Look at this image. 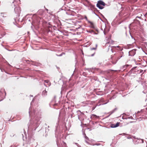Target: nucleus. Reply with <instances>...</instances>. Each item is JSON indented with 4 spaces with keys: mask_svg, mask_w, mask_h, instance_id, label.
I'll use <instances>...</instances> for the list:
<instances>
[{
    "mask_svg": "<svg viewBox=\"0 0 147 147\" xmlns=\"http://www.w3.org/2000/svg\"><path fill=\"white\" fill-rule=\"evenodd\" d=\"M14 5L15 7L14 8L15 12L17 13H19L21 11L20 7L18 6V5H15L14 4Z\"/></svg>",
    "mask_w": 147,
    "mask_h": 147,
    "instance_id": "f03ea898",
    "label": "nucleus"
},
{
    "mask_svg": "<svg viewBox=\"0 0 147 147\" xmlns=\"http://www.w3.org/2000/svg\"><path fill=\"white\" fill-rule=\"evenodd\" d=\"M95 108H93V110H94V109Z\"/></svg>",
    "mask_w": 147,
    "mask_h": 147,
    "instance_id": "4c0bfd02",
    "label": "nucleus"
},
{
    "mask_svg": "<svg viewBox=\"0 0 147 147\" xmlns=\"http://www.w3.org/2000/svg\"><path fill=\"white\" fill-rule=\"evenodd\" d=\"M57 105V104H55L54 105V106H56V105Z\"/></svg>",
    "mask_w": 147,
    "mask_h": 147,
    "instance_id": "c756f323",
    "label": "nucleus"
},
{
    "mask_svg": "<svg viewBox=\"0 0 147 147\" xmlns=\"http://www.w3.org/2000/svg\"><path fill=\"white\" fill-rule=\"evenodd\" d=\"M99 6H100V7H98V6H97V4H96V6L98 7L99 9H103L104 8V6H102V5H99Z\"/></svg>",
    "mask_w": 147,
    "mask_h": 147,
    "instance_id": "4468645a",
    "label": "nucleus"
},
{
    "mask_svg": "<svg viewBox=\"0 0 147 147\" xmlns=\"http://www.w3.org/2000/svg\"><path fill=\"white\" fill-rule=\"evenodd\" d=\"M26 62H27L28 61H29V60H26Z\"/></svg>",
    "mask_w": 147,
    "mask_h": 147,
    "instance_id": "cd10ccee",
    "label": "nucleus"
},
{
    "mask_svg": "<svg viewBox=\"0 0 147 147\" xmlns=\"http://www.w3.org/2000/svg\"><path fill=\"white\" fill-rule=\"evenodd\" d=\"M47 91H46L45 90H43L42 93V95L44 96H46L47 94Z\"/></svg>",
    "mask_w": 147,
    "mask_h": 147,
    "instance_id": "1a4fd4ad",
    "label": "nucleus"
},
{
    "mask_svg": "<svg viewBox=\"0 0 147 147\" xmlns=\"http://www.w3.org/2000/svg\"><path fill=\"white\" fill-rule=\"evenodd\" d=\"M105 4L104 2L101 1H98L97 3V6L99 7H100L99 5H101L104 6L105 5Z\"/></svg>",
    "mask_w": 147,
    "mask_h": 147,
    "instance_id": "20e7f679",
    "label": "nucleus"
},
{
    "mask_svg": "<svg viewBox=\"0 0 147 147\" xmlns=\"http://www.w3.org/2000/svg\"><path fill=\"white\" fill-rule=\"evenodd\" d=\"M32 103V102L31 103V105Z\"/></svg>",
    "mask_w": 147,
    "mask_h": 147,
    "instance_id": "37998d69",
    "label": "nucleus"
},
{
    "mask_svg": "<svg viewBox=\"0 0 147 147\" xmlns=\"http://www.w3.org/2000/svg\"><path fill=\"white\" fill-rule=\"evenodd\" d=\"M129 65H125L123 66V68L124 69H125L126 67H127Z\"/></svg>",
    "mask_w": 147,
    "mask_h": 147,
    "instance_id": "f3484780",
    "label": "nucleus"
},
{
    "mask_svg": "<svg viewBox=\"0 0 147 147\" xmlns=\"http://www.w3.org/2000/svg\"><path fill=\"white\" fill-rule=\"evenodd\" d=\"M119 122H117L116 124H111L110 127L111 128L116 127L119 126Z\"/></svg>",
    "mask_w": 147,
    "mask_h": 147,
    "instance_id": "7ed1b4c3",
    "label": "nucleus"
},
{
    "mask_svg": "<svg viewBox=\"0 0 147 147\" xmlns=\"http://www.w3.org/2000/svg\"><path fill=\"white\" fill-rule=\"evenodd\" d=\"M77 113L78 115V119L80 120V116L82 115H83V113L80 111H77Z\"/></svg>",
    "mask_w": 147,
    "mask_h": 147,
    "instance_id": "39448f33",
    "label": "nucleus"
},
{
    "mask_svg": "<svg viewBox=\"0 0 147 147\" xmlns=\"http://www.w3.org/2000/svg\"><path fill=\"white\" fill-rule=\"evenodd\" d=\"M94 53L93 54H92V55H91V56H94Z\"/></svg>",
    "mask_w": 147,
    "mask_h": 147,
    "instance_id": "72a5a7b5",
    "label": "nucleus"
},
{
    "mask_svg": "<svg viewBox=\"0 0 147 147\" xmlns=\"http://www.w3.org/2000/svg\"><path fill=\"white\" fill-rule=\"evenodd\" d=\"M86 19H87V18L86 17Z\"/></svg>",
    "mask_w": 147,
    "mask_h": 147,
    "instance_id": "49530a36",
    "label": "nucleus"
},
{
    "mask_svg": "<svg viewBox=\"0 0 147 147\" xmlns=\"http://www.w3.org/2000/svg\"><path fill=\"white\" fill-rule=\"evenodd\" d=\"M86 69L89 72V73L93 72V68H87Z\"/></svg>",
    "mask_w": 147,
    "mask_h": 147,
    "instance_id": "9d476101",
    "label": "nucleus"
},
{
    "mask_svg": "<svg viewBox=\"0 0 147 147\" xmlns=\"http://www.w3.org/2000/svg\"><path fill=\"white\" fill-rule=\"evenodd\" d=\"M131 36V37L132 38H133V37L132 36Z\"/></svg>",
    "mask_w": 147,
    "mask_h": 147,
    "instance_id": "ea45409f",
    "label": "nucleus"
},
{
    "mask_svg": "<svg viewBox=\"0 0 147 147\" xmlns=\"http://www.w3.org/2000/svg\"><path fill=\"white\" fill-rule=\"evenodd\" d=\"M32 64L33 65H36V63H35L34 62H33V63H32Z\"/></svg>",
    "mask_w": 147,
    "mask_h": 147,
    "instance_id": "412c9836",
    "label": "nucleus"
},
{
    "mask_svg": "<svg viewBox=\"0 0 147 147\" xmlns=\"http://www.w3.org/2000/svg\"><path fill=\"white\" fill-rule=\"evenodd\" d=\"M92 28H94V27H93V26H92Z\"/></svg>",
    "mask_w": 147,
    "mask_h": 147,
    "instance_id": "c03bdc74",
    "label": "nucleus"
},
{
    "mask_svg": "<svg viewBox=\"0 0 147 147\" xmlns=\"http://www.w3.org/2000/svg\"><path fill=\"white\" fill-rule=\"evenodd\" d=\"M24 135H25V136H26V134H24Z\"/></svg>",
    "mask_w": 147,
    "mask_h": 147,
    "instance_id": "58836bf2",
    "label": "nucleus"
},
{
    "mask_svg": "<svg viewBox=\"0 0 147 147\" xmlns=\"http://www.w3.org/2000/svg\"><path fill=\"white\" fill-rule=\"evenodd\" d=\"M131 46V45H128L127 47H126V48L127 49H129V46Z\"/></svg>",
    "mask_w": 147,
    "mask_h": 147,
    "instance_id": "a211bd4d",
    "label": "nucleus"
},
{
    "mask_svg": "<svg viewBox=\"0 0 147 147\" xmlns=\"http://www.w3.org/2000/svg\"><path fill=\"white\" fill-rule=\"evenodd\" d=\"M122 57V56H120L119 57H118V59H120Z\"/></svg>",
    "mask_w": 147,
    "mask_h": 147,
    "instance_id": "5701e85b",
    "label": "nucleus"
},
{
    "mask_svg": "<svg viewBox=\"0 0 147 147\" xmlns=\"http://www.w3.org/2000/svg\"><path fill=\"white\" fill-rule=\"evenodd\" d=\"M139 112H140L138 111V113Z\"/></svg>",
    "mask_w": 147,
    "mask_h": 147,
    "instance_id": "a18cd8bd",
    "label": "nucleus"
},
{
    "mask_svg": "<svg viewBox=\"0 0 147 147\" xmlns=\"http://www.w3.org/2000/svg\"><path fill=\"white\" fill-rule=\"evenodd\" d=\"M85 141L87 143H88V141H89V138L86 135L85 136Z\"/></svg>",
    "mask_w": 147,
    "mask_h": 147,
    "instance_id": "ddd939ff",
    "label": "nucleus"
},
{
    "mask_svg": "<svg viewBox=\"0 0 147 147\" xmlns=\"http://www.w3.org/2000/svg\"><path fill=\"white\" fill-rule=\"evenodd\" d=\"M22 136H23V140H24V136L23 134H22Z\"/></svg>",
    "mask_w": 147,
    "mask_h": 147,
    "instance_id": "473e14b6",
    "label": "nucleus"
},
{
    "mask_svg": "<svg viewBox=\"0 0 147 147\" xmlns=\"http://www.w3.org/2000/svg\"><path fill=\"white\" fill-rule=\"evenodd\" d=\"M44 82L45 83L48 84L47 85H46L45 84H44V85L46 86H47V85H48L49 86H50L51 84L49 82V81L48 80H45L44 81Z\"/></svg>",
    "mask_w": 147,
    "mask_h": 147,
    "instance_id": "0eeeda50",
    "label": "nucleus"
},
{
    "mask_svg": "<svg viewBox=\"0 0 147 147\" xmlns=\"http://www.w3.org/2000/svg\"><path fill=\"white\" fill-rule=\"evenodd\" d=\"M116 109H115L111 111L109 113H110V115H111L115 111Z\"/></svg>",
    "mask_w": 147,
    "mask_h": 147,
    "instance_id": "2eb2a0df",
    "label": "nucleus"
},
{
    "mask_svg": "<svg viewBox=\"0 0 147 147\" xmlns=\"http://www.w3.org/2000/svg\"><path fill=\"white\" fill-rule=\"evenodd\" d=\"M141 140H142V143H144V140L143 139H141Z\"/></svg>",
    "mask_w": 147,
    "mask_h": 147,
    "instance_id": "4be33fe9",
    "label": "nucleus"
},
{
    "mask_svg": "<svg viewBox=\"0 0 147 147\" xmlns=\"http://www.w3.org/2000/svg\"><path fill=\"white\" fill-rule=\"evenodd\" d=\"M84 5L85 6H86V5H85V3H83Z\"/></svg>",
    "mask_w": 147,
    "mask_h": 147,
    "instance_id": "f704fd0d",
    "label": "nucleus"
},
{
    "mask_svg": "<svg viewBox=\"0 0 147 147\" xmlns=\"http://www.w3.org/2000/svg\"><path fill=\"white\" fill-rule=\"evenodd\" d=\"M85 0L87 2H88L87 0Z\"/></svg>",
    "mask_w": 147,
    "mask_h": 147,
    "instance_id": "a19ab883",
    "label": "nucleus"
},
{
    "mask_svg": "<svg viewBox=\"0 0 147 147\" xmlns=\"http://www.w3.org/2000/svg\"><path fill=\"white\" fill-rule=\"evenodd\" d=\"M142 71H143V70H140V73L142 72Z\"/></svg>",
    "mask_w": 147,
    "mask_h": 147,
    "instance_id": "a878e982",
    "label": "nucleus"
},
{
    "mask_svg": "<svg viewBox=\"0 0 147 147\" xmlns=\"http://www.w3.org/2000/svg\"><path fill=\"white\" fill-rule=\"evenodd\" d=\"M116 62H114V63L113 62V63L114 64H115V63H116Z\"/></svg>",
    "mask_w": 147,
    "mask_h": 147,
    "instance_id": "2f4dec72",
    "label": "nucleus"
},
{
    "mask_svg": "<svg viewBox=\"0 0 147 147\" xmlns=\"http://www.w3.org/2000/svg\"><path fill=\"white\" fill-rule=\"evenodd\" d=\"M100 101L101 102H103L104 101V100L103 99H102L100 100Z\"/></svg>",
    "mask_w": 147,
    "mask_h": 147,
    "instance_id": "b1692460",
    "label": "nucleus"
},
{
    "mask_svg": "<svg viewBox=\"0 0 147 147\" xmlns=\"http://www.w3.org/2000/svg\"><path fill=\"white\" fill-rule=\"evenodd\" d=\"M5 95H6V93L5 92Z\"/></svg>",
    "mask_w": 147,
    "mask_h": 147,
    "instance_id": "79ce46f5",
    "label": "nucleus"
},
{
    "mask_svg": "<svg viewBox=\"0 0 147 147\" xmlns=\"http://www.w3.org/2000/svg\"><path fill=\"white\" fill-rule=\"evenodd\" d=\"M144 16L147 18V13H146L145 15Z\"/></svg>",
    "mask_w": 147,
    "mask_h": 147,
    "instance_id": "aec40b11",
    "label": "nucleus"
},
{
    "mask_svg": "<svg viewBox=\"0 0 147 147\" xmlns=\"http://www.w3.org/2000/svg\"><path fill=\"white\" fill-rule=\"evenodd\" d=\"M16 0H14V1L13 2V3H14L16 2Z\"/></svg>",
    "mask_w": 147,
    "mask_h": 147,
    "instance_id": "393cba45",
    "label": "nucleus"
},
{
    "mask_svg": "<svg viewBox=\"0 0 147 147\" xmlns=\"http://www.w3.org/2000/svg\"><path fill=\"white\" fill-rule=\"evenodd\" d=\"M4 99L3 94L2 92L0 91V101H2Z\"/></svg>",
    "mask_w": 147,
    "mask_h": 147,
    "instance_id": "423d86ee",
    "label": "nucleus"
},
{
    "mask_svg": "<svg viewBox=\"0 0 147 147\" xmlns=\"http://www.w3.org/2000/svg\"><path fill=\"white\" fill-rule=\"evenodd\" d=\"M90 23H91V24L92 25V24H93L92 23H91V22H90Z\"/></svg>",
    "mask_w": 147,
    "mask_h": 147,
    "instance_id": "e433bc0d",
    "label": "nucleus"
},
{
    "mask_svg": "<svg viewBox=\"0 0 147 147\" xmlns=\"http://www.w3.org/2000/svg\"><path fill=\"white\" fill-rule=\"evenodd\" d=\"M29 115L33 116V119L30 121L28 126V133L31 131L35 130L40 123V120L41 118V112L40 110H35L31 112V109L30 108L29 111Z\"/></svg>",
    "mask_w": 147,
    "mask_h": 147,
    "instance_id": "f257e3e1",
    "label": "nucleus"
},
{
    "mask_svg": "<svg viewBox=\"0 0 147 147\" xmlns=\"http://www.w3.org/2000/svg\"><path fill=\"white\" fill-rule=\"evenodd\" d=\"M98 117L97 116L93 114L91 116V118L92 119H93L94 118H97Z\"/></svg>",
    "mask_w": 147,
    "mask_h": 147,
    "instance_id": "f8f14e48",
    "label": "nucleus"
},
{
    "mask_svg": "<svg viewBox=\"0 0 147 147\" xmlns=\"http://www.w3.org/2000/svg\"><path fill=\"white\" fill-rule=\"evenodd\" d=\"M104 34L105 35V34H106V33H105V31H104Z\"/></svg>",
    "mask_w": 147,
    "mask_h": 147,
    "instance_id": "7c9ffc66",
    "label": "nucleus"
},
{
    "mask_svg": "<svg viewBox=\"0 0 147 147\" xmlns=\"http://www.w3.org/2000/svg\"><path fill=\"white\" fill-rule=\"evenodd\" d=\"M137 0H134V2L137 1Z\"/></svg>",
    "mask_w": 147,
    "mask_h": 147,
    "instance_id": "c85d7f7f",
    "label": "nucleus"
},
{
    "mask_svg": "<svg viewBox=\"0 0 147 147\" xmlns=\"http://www.w3.org/2000/svg\"><path fill=\"white\" fill-rule=\"evenodd\" d=\"M108 102H106V103H103V104H102V105L105 104H107V103Z\"/></svg>",
    "mask_w": 147,
    "mask_h": 147,
    "instance_id": "bb28decb",
    "label": "nucleus"
},
{
    "mask_svg": "<svg viewBox=\"0 0 147 147\" xmlns=\"http://www.w3.org/2000/svg\"><path fill=\"white\" fill-rule=\"evenodd\" d=\"M140 18V17H138H138H137L136 18Z\"/></svg>",
    "mask_w": 147,
    "mask_h": 147,
    "instance_id": "c9c22d12",
    "label": "nucleus"
},
{
    "mask_svg": "<svg viewBox=\"0 0 147 147\" xmlns=\"http://www.w3.org/2000/svg\"><path fill=\"white\" fill-rule=\"evenodd\" d=\"M97 44H96V47L95 48H92L91 49V50H96L97 48Z\"/></svg>",
    "mask_w": 147,
    "mask_h": 147,
    "instance_id": "dca6fc26",
    "label": "nucleus"
},
{
    "mask_svg": "<svg viewBox=\"0 0 147 147\" xmlns=\"http://www.w3.org/2000/svg\"><path fill=\"white\" fill-rule=\"evenodd\" d=\"M63 53H62V54H60L59 55H57L58 56H61L62 55V54Z\"/></svg>",
    "mask_w": 147,
    "mask_h": 147,
    "instance_id": "6ab92c4d",
    "label": "nucleus"
},
{
    "mask_svg": "<svg viewBox=\"0 0 147 147\" xmlns=\"http://www.w3.org/2000/svg\"><path fill=\"white\" fill-rule=\"evenodd\" d=\"M1 16L3 18H5L7 16V15L6 13H1Z\"/></svg>",
    "mask_w": 147,
    "mask_h": 147,
    "instance_id": "9b49d317",
    "label": "nucleus"
},
{
    "mask_svg": "<svg viewBox=\"0 0 147 147\" xmlns=\"http://www.w3.org/2000/svg\"><path fill=\"white\" fill-rule=\"evenodd\" d=\"M129 54H131V55H134L135 54V50H132L129 52Z\"/></svg>",
    "mask_w": 147,
    "mask_h": 147,
    "instance_id": "6e6552de",
    "label": "nucleus"
}]
</instances>
